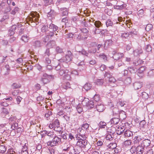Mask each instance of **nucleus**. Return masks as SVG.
Instances as JSON below:
<instances>
[{"label": "nucleus", "mask_w": 154, "mask_h": 154, "mask_svg": "<svg viewBox=\"0 0 154 154\" xmlns=\"http://www.w3.org/2000/svg\"><path fill=\"white\" fill-rule=\"evenodd\" d=\"M16 39V38L14 37H12L9 39V41L10 42L12 43Z\"/></svg>", "instance_id": "obj_59"}, {"label": "nucleus", "mask_w": 154, "mask_h": 154, "mask_svg": "<svg viewBox=\"0 0 154 154\" xmlns=\"http://www.w3.org/2000/svg\"><path fill=\"white\" fill-rule=\"evenodd\" d=\"M72 59V53L70 51H68L67 54H66L65 57H63V59H61L60 60V62H65L68 63L71 61Z\"/></svg>", "instance_id": "obj_5"}, {"label": "nucleus", "mask_w": 154, "mask_h": 154, "mask_svg": "<svg viewBox=\"0 0 154 154\" xmlns=\"http://www.w3.org/2000/svg\"><path fill=\"white\" fill-rule=\"evenodd\" d=\"M104 81L103 79H97L95 81V83L98 85H101L103 83Z\"/></svg>", "instance_id": "obj_22"}, {"label": "nucleus", "mask_w": 154, "mask_h": 154, "mask_svg": "<svg viewBox=\"0 0 154 154\" xmlns=\"http://www.w3.org/2000/svg\"><path fill=\"white\" fill-rule=\"evenodd\" d=\"M132 142L131 140H127L124 142V145L125 146L128 147L130 146Z\"/></svg>", "instance_id": "obj_28"}, {"label": "nucleus", "mask_w": 154, "mask_h": 154, "mask_svg": "<svg viewBox=\"0 0 154 154\" xmlns=\"http://www.w3.org/2000/svg\"><path fill=\"white\" fill-rule=\"evenodd\" d=\"M112 41L111 40H109L106 41L104 44L105 46H107L110 45L112 43Z\"/></svg>", "instance_id": "obj_34"}, {"label": "nucleus", "mask_w": 154, "mask_h": 154, "mask_svg": "<svg viewBox=\"0 0 154 154\" xmlns=\"http://www.w3.org/2000/svg\"><path fill=\"white\" fill-rule=\"evenodd\" d=\"M54 34V33L51 31H50V32H46V36L44 37V41L45 42H46L47 41H48L49 39V36H52Z\"/></svg>", "instance_id": "obj_10"}, {"label": "nucleus", "mask_w": 154, "mask_h": 154, "mask_svg": "<svg viewBox=\"0 0 154 154\" xmlns=\"http://www.w3.org/2000/svg\"><path fill=\"white\" fill-rule=\"evenodd\" d=\"M29 39V37L27 35H24L21 37L22 40L25 42H28Z\"/></svg>", "instance_id": "obj_29"}, {"label": "nucleus", "mask_w": 154, "mask_h": 154, "mask_svg": "<svg viewBox=\"0 0 154 154\" xmlns=\"http://www.w3.org/2000/svg\"><path fill=\"white\" fill-rule=\"evenodd\" d=\"M107 124L104 121L100 122L98 124L99 129L104 128L105 127L107 128Z\"/></svg>", "instance_id": "obj_15"}, {"label": "nucleus", "mask_w": 154, "mask_h": 154, "mask_svg": "<svg viewBox=\"0 0 154 154\" xmlns=\"http://www.w3.org/2000/svg\"><path fill=\"white\" fill-rule=\"evenodd\" d=\"M105 79L109 82L114 83L116 81L115 78L112 76L108 72H106L105 74Z\"/></svg>", "instance_id": "obj_7"}, {"label": "nucleus", "mask_w": 154, "mask_h": 154, "mask_svg": "<svg viewBox=\"0 0 154 154\" xmlns=\"http://www.w3.org/2000/svg\"><path fill=\"white\" fill-rule=\"evenodd\" d=\"M11 87L13 89H16L20 87V85L17 84L16 83H14L11 85Z\"/></svg>", "instance_id": "obj_35"}, {"label": "nucleus", "mask_w": 154, "mask_h": 154, "mask_svg": "<svg viewBox=\"0 0 154 154\" xmlns=\"http://www.w3.org/2000/svg\"><path fill=\"white\" fill-rule=\"evenodd\" d=\"M142 53V51L141 49L139 48L135 50L133 52V54L134 56H137V55L141 54Z\"/></svg>", "instance_id": "obj_21"}, {"label": "nucleus", "mask_w": 154, "mask_h": 154, "mask_svg": "<svg viewBox=\"0 0 154 154\" xmlns=\"http://www.w3.org/2000/svg\"><path fill=\"white\" fill-rule=\"evenodd\" d=\"M63 87L64 89L66 90L70 88V83L67 82L64 84L63 85Z\"/></svg>", "instance_id": "obj_30"}, {"label": "nucleus", "mask_w": 154, "mask_h": 154, "mask_svg": "<svg viewBox=\"0 0 154 154\" xmlns=\"http://www.w3.org/2000/svg\"><path fill=\"white\" fill-rule=\"evenodd\" d=\"M152 28V26L151 24H148L146 27L145 29L146 30L149 31Z\"/></svg>", "instance_id": "obj_37"}, {"label": "nucleus", "mask_w": 154, "mask_h": 154, "mask_svg": "<svg viewBox=\"0 0 154 154\" xmlns=\"http://www.w3.org/2000/svg\"><path fill=\"white\" fill-rule=\"evenodd\" d=\"M100 57L101 58L103 59L105 61L107 60V57L105 55L103 54L101 55H100Z\"/></svg>", "instance_id": "obj_49"}, {"label": "nucleus", "mask_w": 154, "mask_h": 154, "mask_svg": "<svg viewBox=\"0 0 154 154\" xmlns=\"http://www.w3.org/2000/svg\"><path fill=\"white\" fill-rule=\"evenodd\" d=\"M114 7L115 9L121 10L125 7V5H117L114 6Z\"/></svg>", "instance_id": "obj_23"}, {"label": "nucleus", "mask_w": 154, "mask_h": 154, "mask_svg": "<svg viewBox=\"0 0 154 154\" xmlns=\"http://www.w3.org/2000/svg\"><path fill=\"white\" fill-rule=\"evenodd\" d=\"M22 99V98L20 96H17V97H16V101L17 104H20Z\"/></svg>", "instance_id": "obj_36"}, {"label": "nucleus", "mask_w": 154, "mask_h": 154, "mask_svg": "<svg viewBox=\"0 0 154 154\" xmlns=\"http://www.w3.org/2000/svg\"><path fill=\"white\" fill-rule=\"evenodd\" d=\"M71 147H72V146H71L69 144L67 145L66 148L64 149L63 150L65 151H68L69 150V149Z\"/></svg>", "instance_id": "obj_57"}, {"label": "nucleus", "mask_w": 154, "mask_h": 154, "mask_svg": "<svg viewBox=\"0 0 154 154\" xmlns=\"http://www.w3.org/2000/svg\"><path fill=\"white\" fill-rule=\"evenodd\" d=\"M61 138H59L58 137L55 136L52 140L47 142V144L48 146H56L58 144L60 141H61Z\"/></svg>", "instance_id": "obj_3"}, {"label": "nucleus", "mask_w": 154, "mask_h": 154, "mask_svg": "<svg viewBox=\"0 0 154 154\" xmlns=\"http://www.w3.org/2000/svg\"><path fill=\"white\" fill-rule=\"evenodd\" d=\"M119 104L121 105V106H124V105L125 104L126 102L124 101H119Z\"/></svg>", "instance_id": "obj_63"}, {"label": "nucleus", "mask_w": 154, "mask_h": 154, "mask_svg": "<svg viewBox=\"0 0 154 154\" xmlns=\"http://www.w3.org/2000/svg\"><path fill=\"white\" fill-rule=\"evenodd\" d=\"M79 53H81L82 54L86 56L87 55V53L84 50H82V51H79Z\"/></svg>", "instance_id": "obj_58"}, {"label": "nucleus", "mask_w": 154, "mask_h": 154, "mask_svg": "<svg viewBox=\"0 0 154 154\" xmlns=\"http://www.w3.org/2000/svg\"><path fill=\"white\" fill-rule=\"evenodd\" d=\"M39 15L37 12L35 11L31 13L29 16V20L30 21L35 22L36 24L39 23Z\"/></svg>", "instance_id": "obj_2"}, {"label": "nucleus", "mask_w": 154, "mask_h": 154, "mask_svg": "<svg viewBox=\"0 0 154 154\" xmlns=\"http://www.w3.org/2000/svg\"><path fill=\"white\" fill-rule=\"evenodd\" d=\"M16 28V27L15 25L12 26L9 30V35H13L14 33V31Z\"/></svg>", "instance_id": "obj_17"}, {"label": "nucleus", "mask_w": 154, "mask_h": 154, "mask_svg": "<svg viewBox=\"0 0 154 154\" xmlns=\"http://www.w3.org/2000/svg\"><path fill=\"white\" fill-rule=\"evenodd\" d=\"M146 69V67L145 66L140 67L137 70L138 75L139 76H140L139 74H141L143 73V72L145 71Z\"/></svg>", "instance_id": "obj_18"}, {"label": "nucleus", "mask_w": 154, "mask_h": 154, "mask_svg": "<svg viewBox=\"0 0 154 154\" xmlns=\"http://www.w3.org/2000/svg\"><path fill=\"white\" fill-rule=\"evenodd\" d=\"M27 146L25 145L23 146V148L22 149L21 152H24L26 151H28L27 150Z\"/></svg>", "instance_id": "obj_54"}, {"label": "nucleus", "mask_w": 154, "mask_h": 154, "mask_svg": "<svg viewBox=\"0 0 154 154\" xmlns=\"http://www.w3.org/2000/svg\"><path fill=\"white\" fill-rule=\"evenodd\" d=\"M53 125L54 127V128L56 126H57L60 125V123L59 121L57 119H56L54 121L52 122Z\"/></svg>", "instance_id": "obj_32"}, {"label": "nucleus", "mask_w": 154, "mask_h": 154, "mask_svg": "<svg viewBox=\"0 0 154 154\" xmlns=\"http://www.w3.org/2000/svg\"><path fill=\"white\" fill-rule=\"evenodd\" d=\"M49 29L48 30V32H50V31L52 32H55L58 29V27L56 26L55 25L53 24H51L49 26Z\"/></svg>", "instance_id": "obj_12"}, {"label": "nucleus", "mask_w": 154, "mask_h": 154, "mask_svg": "<svg viewBox=\"0 0 154 154\" xmlns=\"http://www.w3.org/2000/svg\"><path fill=\"white\" fill-rule=\"evenodd\" d=\"M34 45L36 47H39L40 45V42L39 41H36Z\"/></svg>", "instance_id": "obj_52"}, {"label": "nucleus", "mask_w": 154, "mask_h": 154, "mask_svg": "<svg viewBox=\"0 0 154 154\" xmlns=\"http://www.w3.org/2000/svg\"><path fill=\"white\" fill-rule=\"evenodd\" d=\"M64 78L67 80H70L71 79V77L69 74H67L66 75H65Z\"/></svg>", "instance_id": "obj_42"}, {"label": "nucleus", "mask_w": 154, "mask_h": 154, "mask_svg": "<svg viewBox=\"0 0 154 154\" xmlns=\"http://www.w3.org/2000/svg\"><path fill=\"white\" fill-rule=\"evenodd\" d=\"M62 68L60 65H58L55 67V69L58 72Z\"/></svg>", "instance_id": "obj_53"}, {"label": "nucleus", "mask_w": 154, "mask_h": 154, "mask_svg": "<svg viewBox=\"0 0 154 154\" xmlns=\"http://www.w3.org/2000/svg\"><path fill=\"white\" fill-rule=\"evenodd\" d=\"M89 128V125L87 123L83 124L82 126V129L87 130Z\"/></svg>", "instance_id": "obj_33"}, {"label": "nucleus", "mask_w": 154, "mask_h": 154, "mask_svg": "<svg viewBox=\"0 0 154 154\" xmlns=\"http://www.w3.org/2000/svg\"><path fill=\"white\" fill-rule=\"evenodd\" d=\"M54 130L57 131L59 132L61 131V128L60 127V125L54 127Z\"/></svg>", "instance_id": "obj_44"}, {"label": "nucleus", "mask_w": 154, "mask_h": 154, "mask_svg": "<svg viewBox=\"0 0 154 154\" xmlns=\"http://www.w3.org/2000/svg\"><path fill=\"white\" fill-rule=\"evenodd\" d=\"M87 140L85 139L84 138H83V139L80 138L78 141L77 145L81 148H85L87 145Z\"/></svg>", "instance_id": "obj_6"}, {"label": "nucleus", "mask_w": 154, "mask_h": 154, "mask_svg": "<svg viewBox=\"0 0 154 154\" xmlns=\"http://www.w3.org/2000/svg\"><path fill=\"white\" fill-rule=\"evenodd\" d=\"M82 103L84 106V108L86 107V109H89L94 107V102L92 101H89L87 98H85Z\"/></svg>", "instance_id": "obj_1"}, {"label": "nucleus", "mask_w": 154, "mask_h": 154, "mask_svg": "<svg viewBox=\"0 0 154 154\" xmlns=\"http://www.w3.org/2000/svg\"><path fill=\"white\" fill-rule=\"evenodd\" d=\"M129 34L127 32H124L122 33L121 35V36L122 38H126L129 36Z\"/></svg>", "instance_id": "obj_45"}, {"label": "nucleus", "mask_w": 154, "mask_h": 154, "mask_svg": "<svg viewBox=\"0 0 154 154\" xmlns=\"http://www.w3.org/2000/svg\"><path fill=\"white\" fill-rule=\"evenodd\" d=\"M68 71L65 70V68L62 67V68L58 71L59 74L60 75H63L64 74L67 73Z\"/></svg>", "instance_id": "obj_25"}, {"label": "nucleus", "mask_w": 154, "mask_h": 154, "mask_svg": "<svg viewBox=\"0 0 154 154\" xmlns=\"http://www.w3.org/2000/svg\"><path fill=\"white\" fill-rule=\"evenodd\" d=\"M76 109L79 113H80L83 111V108L80 105H78L77 106Z\"/></svg>", "instance_id": "obj_41"}, {"label": "nucleus", "mask_w": 154, "mask_h": 154, "mask_svg": "<svg viewBox=\"0 0 154 154\" xmlns=\"http://www.w3.org/2000/svg\"><path fill=\"white\" fill-rule=\"evenodd\" d=\"M48 29L47 26H43L41 28L42 31L43 32H48V31H47V29Z\"/></svg>", "instance_id": "obj_48"}, {"label": "nucleus", "mask_w": 154, "mask_h": 154, "mask_svg": "<svg viewBox=\"0 0 154 154\" xmlns=\"http://www.w3.org/2000/svg\"><path fill=\"white\" fill-rule=\"evenodd\" d=\"M67 134H61V137L64 140H66L67 139Z\"/></svg>", "instance_id": "obj_61"}, {"label": "nucleus", "mask_w": 154, "mask_h": 154, "mask_svg": "<svg viewBox=\"0 0 154 154\" xmlns=\"http://www.w3.org/2000/svg\"><path fill=\"white\" fill-rule=\"evenodd\" d=\"M125 130V128L124 127H121L119 126L117 129V131L118 134H122V133Z\"/></svg>", "instance_id": "obj_26"}, {"label": "nucleus", "mask_w": 154, "mask_h": 154, "mask_svg": "<svg viewBox=\"0 0 154 154\" xmlns=\"http://www.w3.org/2000/svg\"><path fill=\"white\" fill-rule=\"evenodd\" d=\"M55 42L54 41H52L49 42L47 44V46L48 48H53L55 46Z\"/></svg>", "instance_id": "obj_20"}, {"label": "nucleus", "mask_w": 154, "mask_h": 154, "mask_svg": "<svg viewBox=\"0 0 154 154\" xmlns=\"http://www.w3.org/2000/svg\"><path fill=\"white\" fill-rule=\"evenodd\" d=\"M123 56L124 54L122 53H116L113 55V58L115 60H118Z\"/></svg>", "instance_id": "obj_11"}, {"label": "nucleus", "mask_w": 154, "mask_h": 154, "mask_svg": "<svg viewBox=\"0 0 154 154\" xmlns=\"http://www.w3.org/2000/svg\"><path fill=\"white\" fill-rule=\"evenodd\" d=\"M106 68V66L104 65H102L100 67V69L101 71L104 70Z\"/></svg>", "instance_id": "obj_56"}, {"label": "nucleus", "mask_w": 154, "mask_h": 154, "mask_svg": "<svg viewBox=\"0 0 154 154\" xmlns=\"http://www.w3.org/2000/svg\"><path fill=\"white\" fill-rule=\"evenodd\" d=\"M96 63V60H92L89 61L90 64L93 65Z\"/></svg>", "instance_id": "obj_60"}, {"label": "nucleus", "mask_w": 154, "mask_h": 154, "mask_svg": "<svg viewBox=\"0 0 154 154\" xmlns=\"http://www.w3.org/2000/svg\"><path fill=\"white\" fill-rule=\"evenodd\" d=\"M150 143L151 141L149 140L146 139L142 141V145H143L144 146L148 147L150 145Z\"/></svg>", "instance_id": "obj_16"}, {"label": "nucleus", "mask_w": 154, "mask_h": 154, "mask_svg": "<svg viewBox=\"0 0 154 154\" xmlns=\"http://www.w3.org/2000/svg\"><path fill=\"white\" fill-rule=\"evenodd\" d=\"M85 65V63L83 61H82L78 64V66H82Z\"/></svg>", "instance_id": "obj_64"}, {"label": "nucleus", "mask_w": 154, "mask_h": 154, "mask_svg": "<svg viewBox=\"0 0 154 154\" xmlns=\"http://www.w3.org/2000/svg\"><path fill=\"white\" fill-rule=\"evenodd\" d=\"M56 51L58 53H61L62 52V49L58 47L56 48Z\"/></svg>", "instance_id": "obj_62"}, {"label": "nucleus", "mask_w": 154, "mask_h": 154, "mask_svg": "<svg viewBox=\"0 0 154 154\" xmlns=\"http://www.w3.org/2000/svg\"><path fill=\"white\" fill-rule=\"evenodd\" d=\"M45 5L46 6L51 5L53 3L52 0H46L44 1Z\"/></svg>", "instance_id": "obj_31"}, {"label": "nucleus", "mask_w": 154, "mask_h": 154, "mask_svg": "<svg viewBox=\"0 0 154 154\" xmlns=\"http://www.w3.org/2000/svg\"><path fill=\"white\" fill-rule=\"evenodd\" d=\"M18 11V8H15L14 9L12 10L11 11V14H15Z\"/></svg>", "instance_id": "obj_51"}, {"label": "nucleus", "mask_w": 154, "mask_h": 154, "mask_svg": "<svg viewBox=\"0 0 154 154\" xmlns=\"http://www.w3.org/2000/svg\"><path fill=\"white\" fill-rule=\"evenodd\" d=\"M51 75H49L46 73H44L42 75L41 79V81L44 84L49 83L52 78Z\"/></svg>", "instance_id": "obj_4"}, {"label": "nucleus", "mask_w": 154, "mask_h": 154, "mask_svg": "<svg viewBox=\"0 0 154 154\" xmlns=\"http://www.w3.org/2000/svg\"><path fill=\"white\" fill-rule=\"evenodd\" d=\"M142 83L139 82H136L133 84V85L135 89L138 90L141 88L142 86Z\"/></svg>", "instance_id": "obj_14"}, {"label": "nucleus", "mask_w": 154, "mask_h": 154, "mask_svg": "<svg viewBox=\"0 0 154 154\" xmlns=\"http://www.w3.org/2000/svg\"><path fill=\"white\" fill-rule=\"evenodd\" d=\"M91 88V85L90 83H87L85 85L83 88V89L87 91L89 90Z\"/></svg>", "instance_id": "obj_24"}, {"label": "nucleus", "mask_w": 154, "mask_h": 154, "mask_svg": "<svg viewBox=\"0 0 154 154\" xmlns=\"http://www.w3.org/2000/svg\"><path fill=\"white\" fill-rule=\"evenodd\" d=\"M46 134L48 136L51 137H53L54 135V132L53 131H47Z\"/></svg>", "instance_id": "obj_46"}, {"label": "nucleus", "mask_w": 154, "mask_h": 154, "mask_svg": "<svg viewBox=\"0 0 154 154\" xmlns=\"http://www.w3.org/2000/svg\"><path fill=\"white\" fill-rule=\"evenodd\" d=\"M133 134L132 132L129 130H126L124 133V136L126 137H130Z\"/></svg>", "instance_id": "obj_19"}, {"label": "nucleus", "mask_w": 154, "mask_h": 154, "mask_svg": "<svg viewBox=\"0 0 154 154\" xmlns=\"http://www.w3.org/2000/svg\"><path fill=\"white\" fill-rule=\"evenodd\" d=\"M95 26L97 28H99L100 27V26L101 25V23L99 21H96L94 23Z\"/></svg>", "instance_id": "obj_38"}, {"label": "nucleus", "mask_w": 154, "mask_h": 154, "mask_svg": "<svg viewBox=\"0 0 154 154\" xmlns=\"http://www.w3.org/2000/svg\"><path fill=\"white\" fill-rule=\"evenodd\" d=\"M146 50L148 52L151 51L152 49L151 46L149 45H147L146 48Z\"/></svg>", "instance_id": "obj_43"}, {"label": "nucleus", "mask_w": 154, "mask_h": 154, "mask_svg": "<svg viewBox=\"0 0 154 154\" xmlns=\"http://www.w3.org/2000/svg\"><path fill=\"white\" fill-rule=\"evenodd\" d=\"M97 110L99 112H102L105 109V106L102 104L98 103L96 106Z\"/></svg>", "instance_id": "obj_8"}, {"label": "nucleus", "mask_w": 154, "mask_h": 154, "mask_svg": "<svg viewBox=\"0 0 154 154\" xmlns=\"http://www.w3.org/2000/svg\"><path fill=\"white\" fill-rule=\"evenodd\" d=\"M106 24L107 26H111L112 24V22L110 20L108 19L107 20Z\"/></svg>", "instance_id": "obj_40"}, {"label": "nucleus", "mask_w": 154, "mask_h": 154, "mask_svg": "<svg viewBox=\"0 0 154 154\" xmlns=\"http://www.w3.org/2000/svg\"><path fill=\"white\" fill-rule=\"evenodd\" d=\"M120 120L119 118H113L111 119L110 122L112 126L117 124L119 122Z\"/></svg>", "instance_id": "obj_13"}, {"label": "nucleus", "mask_w": 154, "mask_h": 154, "mask_svg": "<svg viewBox=\"0 0 154 154\" xmlns=\"http://www.w3.org/2000/svg\"><path fill=\"white\" fill-rule=\"evenodd\" d=\"M116 146V144L115 143H110L108 146V148L111 149H115Z\"/></svg>", "instance_id": "obj_27"}, {"label": "nucleus", "mask_w": 154, "mask_h": 154, "mask_svg": "<svg viewBox=\"0 0 154 154\" xmlns=\"http://www.w3.org/2000/svg\"><path fill=\"white\" fill-rule=\"evenodd\" d=\"M51 114L52 112L51 111L49 110H47L45 113V116L46 117L48 118L50 116V115H51Z\"/></svg>", "instance_id": "obj_39"}, {"label": "nucleus", "mask_w": 154, "mask_h": 154, "mask_svg": "<svg viewBox=\"0 0 154 154\" xmlns=\"http://www.w3.org/2000/svg\"><path fill=\"white\" fill-rule=\"evenodd\" d=\"M19 92L18 90H15L12 92V95L13 96H16L18 95Z\"/></svg>", "instance_id": "obj_55"}, {"label": "nucleus", "mask_w": 154, "mask_h": 154, "mask_svg": "<svg viewBox=\"0 0 154 154\" xmlns=\"http://www.w3.org/2000/svg\"><path fill=\"white\" fill-rule=\"evenodd\" d=\"M143 12L144 11L143 9H140L138 11V14L140 16H141L143 14Z\"/></svg>", "instance_id": "obj_50"}, {"label": "nucleus", "mask_w": 154, "mask_h": 154, "mask_svg": "<svg viewBox=\"0 0 154 154\" xmlns=\"http://www.w3.org/2000/svg\"><path fill=\"white\" fill-rule=\"evenodd\" d=\"M94 99L96 101H98L100 100V96L98 94H95L94 97Z\"/></svg>", "instance_id": "obj_47"}, {"label": "nucleus", "mask_w": 154, "mask_h": 154, "mask_svg": "<svg viewBox=\"0 0 154 154\" xmlns=\"http://www.w3.org/2000/svg\"><path fill=\"white\" fill-rule=\"evenodd\" d=\"M136 150L137 153L138 154H142L144 150V147L142 145H139L137 147Z\"/></svg>", "instance_id": "obj_9"}]
</instances>
